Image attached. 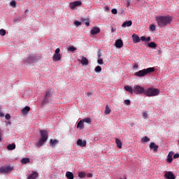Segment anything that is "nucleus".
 I'll return each instance as SVG.
<instances>
[{
    "instance_id": "obj_1",
    "label": "nucleus",
    "mask_w": 179,
    "mask_h": 179,
    "mask_svg": "<svg viewBox=\"0 0 179 179\" xmlns=\"http://www.w3.org/2000/svg\"><path fill=\"white\" fill-rule=\"evenodd\" d=\"M155 20L159 27H165L173 21V17L170 15H157L155 17Z\"/></svg>"
},
{
    "instance_id": "obj_2",
    "label": "nucleus",
    "mask_w": 179,
    "mask_h": 179,
    "mask_svg": "<svg viewBox=\"0 0 179 179\" xmlns=\"http://www.w3.org/2000/svg\"><path fill=\"white\" fill-rule=\"evenodd\" d=\"M155 72V67H150L148 69H144L142 70L138 71V72L134 73V76L138 77V78H142L145 77L149 73Z\"/></svg>"
},
{
    "instance_id": "obj_3",
    "label": "nucleus",
    "mask_w": 179,
    "mask_h": 179,
    "mask_svg": "<svg viewBox=\"0 0 179 179\" xmlns=\"http://www.w3.org/2000/svg\"><path fill=\"white\" fill-rule=\"evenodd\" d=\"M41 138L39 141L36 143L37 147H41L42 145L46 142L48 138V132L46 130H41L40 131Z\"/></svg>"
},
{
    "instance_id": "obj_4",
    "label": "nucleus",
    "mask_w": 179,
    "mask_h": 179,
    "mask_svg": "<svg viewBox=\"0 0 179 179\" xmlns=\"http://www.w3.org/2000/svg\"><path fill=\"white\" fill-rule=\"evenodd\" d=\"M144 94L148 97L155 96L159 94V90L153 87H148L147 90H145Z\"/></svg>"
},
{
    "instance_id": "obj_5",
    "label": "nucleus",
    "mask_w": 179,
    "mask_h": 179,
    "mask_svg": "<svg viewBox=\"0 0 179 179\" xmlns=\"http://www.w3.org/2000/svg\"><path fill=\"white\" fill-rule=\"evenodd\" d=\"M145 87L139 85H135L134 86V93L136 94H145Z\"/></svg>"
},
{
    "instance_id": "obj_6",
    "label": "nucleus",
    "mask_w": 179,
    "mask_h": 179,
    "mask_svg": "<svg viewBox=\"0 0 179 179\" xmlns=\"http://www.w3.org/2000/svg\"><path fill=\"white\" fill-rule=\"evenodd\" d=\"M52 94H53V91H52V90H48L46 92L45 97V99L43 100L42 104L44 105L46 103H48L49 101V100H50V98L52 97Z\"/></svg>"
},
{
    "instance_id": "obj_7",
    "label": "nucleus",
    "mask_w": 179,
    "mask_h": 179,
    "mask_svg": "<svg viewBox=\"0 0 179 179\" xmlns=\"http://www.w3.org/2000/svg\"><path fill=\"white\" fill-rule=\"evenodd\" d=\"M13 168L10 166H2L0 168V173H8L13 171Z\"/></svg>"
},
{
    "instance_id": "obj_8",
    "label": "nucleus",
    "mask_w": 179,
    "mask_h": 179,
    "mask_svg": "<svg viewBox=\"0 0 179 179\" xmlns=\"http://www.w3.org/2000/svg\"><path fill=\"white\" fill-rule=\"evenodd\" d=\"M82 5V1H76L74 2H71L69 4V7L71 9H75L76 7L80 6Z\"/></svg>"
},
{
    "instance_id": "obj_9",
    "label": "nucleus",
    "mask_w": 179,
    "mask_h": 179,
    "mask_svg": "<svg viewBox=\"0 0 179 179\" xmlns=\"http://www.w3.org/2000/svg\"><path fill=\"white\" fill-rule=\"evenodd\" d=\"M77 145L81 148H85L87 146V141L79 138L77 141Z\"/></svg>"
},
{
    "instance_id": "obj_10",
    "label": "nucleus",
    "mask_w": 179,
    "mask_h": 179,
    "mask_svg": "<svg viewBox=\"0 0 179 179\" xmlns=\"http://www.w3.org/2000/svg\"><path fill=\"white\" fill-rule=\"evenodd\" d=\"M164 177L166 178L167 179H175L176 178L174 174L171 171L166 172L164 175Z\"/></svg>"
},
{
    "instance_id": "obj_11",
    "label": "nucleus",
    "mask_w": 179,
    "mask_h": 179,
    "mask_svg": "<svg viewBox=\"0 0 179 179\" xmlns=\"http://www.w3.org/2000/svg\"><path fill=\"white\" fill-rule=\"evenodd\" d=\"M133 22L131 20L125 21L122 24V27H130L132 25Z\"/></svg>"
},
{
    "instance_id": "obj_12",
    "label": "nucleus",
    "mask_w": 179,
    "mask_h": 179,
    "mask_svg": "<svg viewBox=\"0 0 179 179\" xmlns=\"http://www.w3.org/2000/svg\"><path fill=\"white\" fill-rule=\"evenodd\" d=\"M80 63L83 66H88L89 60L85 57H82V59L80 60Z\"/></svg>"
},
{
    "instance_id": "obj_13",
    "label": "nucleus",
    "mask_w": 179,
    "mask_h": 179,
    "mask_svg": "<svg viewBox=\"0 0 179 179\" xmlns=\"http://www.w3.org/2000/svg\"><path fill=\"white\" fill-rule=\"evenodd\" d=\"M100 29L98 28V27H94L91 30V34L92 35H96L100 32Z\"/></svg>"
},
{
    "instance_id": "obj_14",
    "label": "nucleus",
    "mask_w": 179,
    "mask_h": 179,
    "mask_svg": "<svg viewBox=\"0 0 179 179\" xmlns=\"http://www.w3.org/2000/svg\"><path fill=\"white\" fill-rule=\"evenodd\" d=\"M124 89L125 91L128 92L130 94L134 93V87L132 88V87L130 85H124Z\"/></svg>"
},
{
    "instance_id": "obj_15",
    "label": "nucleus",
    "mask_w": 179,
    "mask_h": 179,
    "mask_svg": "<svg viewBox=\"0 0 179 179\" xmlns=\"http://www.w3.org/2000/svg\"><path fill=\"white\" fill-rule=\"evenodd\" d=\"M123 45H124V43H123V41L121 39H118V40L116 41L115 46L117 48H121L123 47Z\"/></svg>"
},
{
    "instance_id": "obj_16",
    "label": "nucleus",
    "mask_w": 179,
    "mask_h": 179,
    "mask_svg": "<svg viewBox=\"0 0 179 179\" xmlns=\"http://www.w3.org/2000/svg\"><path fill=\"white\" fill-rule=\"evenodd\" d=\"M159 146L156 145L154 142L150 143V148L152 149L154 152H157Z\"/></svg>"
},
{
    "instance_id": "obj_17",
    "label": "nucleus",
    "mask_w": 179,
    "mask_h": 179,
    "mask_svg": "<svg viewBox=\"0 0 179 179\" xmlns=\"http://www.w3.org/2000/svg\"><path fill=\"white\" fill-rule=\"evenodd\" d=\"M38 176V173L36 171L33 172L31 174H29L27 179H36Z\"/></svg>"
},
{
    "instance_id": "obj_18",
    "label": "nucleus",
    "mask_w": 179,
    "mask_h": 179,
    "mask_svg": "<svg viewBox=\"0 0 179 179\" xmlns=\"http://www.w3.org/2000/svg\"><path fill=\"white\" fill-rule=\"evenodd\" d=\"M132 39H133L134 43H137L141 42V38L136 34L132 35Z\"/></svg>"
},
{
    "instance_id": "obj_19",
    "label": "nucleus",
    "mask_w": 179,
    "mask_h": 179,
    "mask_svg": "<svg viewBox=\"0 0 179 179\" xmlns=\"http://www.w3.org/2000/svg\"><path fill=\"white\" fill-rule=\"evenodd\" d=\"M61 59H62V56L60 54L54 55L53 61H55V62H57V61H60Z\"/></svg>"
},
{
    "instance_id": "obj_20",
    "label": "nucleus",
    "mask_w": 179,
    "mask_h": 179,
    "mask_svg": "<svg viewBox=\"0 0 179 179\" xmlns=\"http://www.w3.org/2000/svg\"><path fill=\"white\" fill-rule=\"evenodd\" d=\"M65 176L67 178V179H74L73 173L70 171H67Z\"/></svg>"
},
{
    "instance_id": "obj_21",
    "label": "nucleus",
    "mask_w": 179,
    "mask_h": 179,
    "mask_svg": "<svg viewBox=\"0 0 179 179\" xmlns=\"http://www.w3.org/2000/svg\"><path fill=\"white\" fill-rule=\"evenodd\" d=\"M77 129H79L80 130L84 129V122H83V120L78 122L77 124Z\"/></svg>"
},
{
    "instance_id": "obj_22",
    "label": "nucleus",
    "mask_w": 179,
    "mask_h": 179,
    "mask_svg": "<svg viewBox=\"0 0 179 179\" xmlns=\"http://www.w3.org/2000/svg\"><path fill=\"white\" fill-rule=\"evenodd\" d=\"M16 148V145L15 143H11L7 145L8 150H13Z\"/></svg>"
},
{
    "instance_id": "obj_23",
    "label": "nucleus",
    "mask_w": 179,
    "mask_h": 179,
    "mask_svg": "<svg viewBox=\"0 0 179 179\" xmlns=\"http://www.w3.org/2000/svg\"><path fill=\"white\" fill-rule=\"evenodd\" d=\"M58 143V141L57 139H50V146L55 148V145Z\"/></svg>"
},
{
    "instance_id": "obj_24",
    "label": "nucleus",
    "mask_w": 179,
    "mask_h": 179,
    "mask_svg": "<svg viewBox=\"0 0 179 179\" xmlns=\"http://www.w3.org/2000/svg\"><path fill=\"white\" fill-rule=\"evenodd\" d=\"M115 143L117 144V146L119 149H122V143L121 141L119 138H116Z\"/></svg>"
},
{
    "instance_id": "obj_25",
    "label": "nucleus",
    "mask_w": 179,
    "mask_h": 179,
    "mask_svg": "<svg viewBox=\"0 0 179 179\" xmlns=\"http://www.w3.org/2000/svg\"><path fill=\"white\" fill-rule=\"evenodd\" d=\"M149 141H150V138L148 136H144L141 138L143 143H148Z\"/></svg>"
},
{
    "instance_id": "obj_26",
    "label": "nucleus",
    "mask_w": 179,
    "mask_h": 179,
    "mask_svg": "<svg viewBox=\"0 0 179 179\" xmlns=\"http://www.w3.org/2000/svg\"><path fill=\"white\" fill-rule=\"evenodd\" d=\"M29 111H30V107L29 106H26L22 110V113L23 114H27V113H29Z\"/></svg>"
},
{
    "instance_id": "obj_27",
    "label": "nucleus",
    "mask_w": 179,
    "mask_h": 179,
    "mask_svg": "<svg viewBox=\"0 0 179 179\" xmlns=\"http://www.w3.org/2000/svg\"><path fill=\"white\" fill-rule=\"evenodd\" d=\"M21 163H22V164H24L30 163V159H29V158H23V159L21 160Z\"/></svg>"
},
{
    "instance_id": "obj_28",
    "label": "nucleus",
    "mask_w": 179,
    "mask_h": 179,
    "mask_svg": "<svg viewBox=\"0 0 179 179\" xmlns=\"http://www.w3.org/2000/svg\"><path fill=\"white\" fill-rule=\"evenodd\" d=\"M83 122H86L87 124H91L92 119L90 117H86L82 120Z\"/></svg>"
},
{
    "instance_id": "obj_29",
    "label": "nucleus",
    "mask_w": 179,
    "mask_h": 179,
    "mask_svg": "<svg viewBox=\"0 0 179 179\" xmlns=\"http://www.w3.org/2000/svg\"><path fill=\"white\" fill-rule=\"evenodd\" d=\"M148 45L150 48H155L157 47V44L154 42H151V43H148Z\"/></svg>"
},
{
    "instance_id": "obj_30",
    "label": "nucleus",
    "mask_w": 179,
    "mask_h": 179,
    "mask_svg": "<svg viewBox=\"0 0 179 179\" xmlns=\"http://www.w3.org/2000/svg\"><path fill=\"white\" fill-rule=\"evenodd\" d=\"M67 50L73 52L74 51L77 50V48L73 46H70L67 48Z\"/></svg>"
},
{
    "instance_id": "obj_31",
    "label": "nucleus",
    "mask_w": 179,
    "mask_h": 179,
    "mask_svg": "<svg viewBox=\"0 0 179 179\" xmlns=\"http://www.w3.org/2000/svg\"><path fill=\"white\" fill-rule=\"evenodd\" d=\"M6 34V29H0V36H5Z\"/></svg>"
},
{
    "instance_id": "obj_32",
    "label": "nucleus",
    "mask_w": 179,
    "mask_h": 179,
    "mask_svg": "<svg viewBox=\"0 0 179 179\" xmlns=\"http://www.w3.org/2000/svg\"><path fill=\"white\" fill-rule=\"evenodd\" d=\"M110 112H111V110H110V108L108 107V106H106V110H105V114L108 115V114L110 113Z\"/></svg>"
},
{
    "instance_id": "obj_33",
    "label": "nucleus",
    "mask_w": 179,
    "mask_h": 179,
    "mask_svg": "<svg viewBox=\"0 0 179 179\" xmlns=\"http://www.w3.org/2000/svg\"><path fill=\"white\" fill-rule=\"evenodd\" d=\"M150 29L151 31H155L156 27H155V24H151L150 25Z\"/></svg>"
},
{
    "instance_id": "obj_34",
    "label": "nucleus",
    "mask_w": 179,
    "mask_h": 179,
    "mask_svg": "<svg viewBox=\"0 0 179 179\" xmlns=\"http://www.w3.org/2000/svg\"><path fill=\"white\" fill-rule=\"evenodd\" d=\"M94 71L96 73H100L101 71V67L100 66H96Z\"/></svg>"
},
{
    "instance_id": "obj_35",
    "label": "nucleus",
    "mask_w": 179,
    "mask_h": 179,
    "mask_svg": "<svg viewBox=\"0 0 179 179\" xmlns=\"http://www.w3.org/2000/svg\"><path fill=\"white\" fill-rule=\"evenodd\" d=\"M85 176H86V173H84V172H80V173H79V174H78V177H79L80 178H84V177H85Z\"/></svg>"
},
{
    "instance_id": "obj_36",
    "label": "nucleus",
    "mask_w": 179,
    "mask_h": 179,
    "mask_svg": "<svg viewBox=\"0 0 179 179\" xmlns=\"http://www.w3.org/2000/svg\"><path fill=\"white\" fill-rule=\"evenodd\" d=\"M74 25L77 27H78L79 26L82 25V22L80 21H75L74 22Z\"/></svg>"
},
{
    "instance_id": "obj_37",
    "label": "nucleus",
    "mask_w": 179,
    "mask_h": 179,
    "mask_svg": "<svg viewBox=\"0 0 179 179\" xmlns=\"http://www.w3.org/2000/svg\"><path fill=\"white\" fill-rule=\"evenodd\" d=\"M10 6L12 7L15 8L16 7V2L15 1H12L10 2Z\"/></svg>"
},
{
    "instance_id": "obj_38",
    "label": "nucleus",
    "mask_w": 179,
    "mask_h": 179,
    "mask_svg": "<svg viewBox=\"0 0 179 179\" xmlns=\"http://www.w3.org/2000/svg\"><path fill=\"white\" fill-rule=\"evenodd\" d=\"M112 13L113 15H117V10L116 8L112 9Z\"/></svg>"
},
{
    "instance_id": "obj_39",
    "label": "nucleus",
    "mask_w": 179,
    "mask_h": 179,
    "mask_svg": "<svg viewBox=\"0 0 179 179\" xmlns=\"http://www.w3.org/2000/svg\"><path fill=\"white\" fill-rule=\"evenodd\" d=\"M98 64L99 65H103V59H99L98 61H97Z\"/></svg>"
},
{
    "instance_id": "obj_40",
    "label": "nucleus",
    "mask_w": 179,
    "mask_h": 179,
    "mask_svg": "<svg viewBox=\"0 0 179 179\" xmlns=\"http://www.w3.org/2000/svg\"><path fill=\"white\" fill-rule=\"evenodd\" d=\"M143 117L144 119L148 118V113H147V112L143 113Z\"/></svg>"
},
{
    "instance_id": "obj_41",
    "label": "nucleus",
    "mask_w": 179,
    "mask_h": 179,
    "mask_svg": "<svg viewBox=\"0 0 179 179\" xmlns=\"http://www.w3.org/2000/svg\"><path fill=\"white\" fill-rule=\"evenodd\" d=\"M124 104L129 106L131 103V101L129 100H124Z\"/></svg>"
},
{
    "instance_id": "obj_42",
    "label": "nucleus",
    "mask_w": 179,
    "mask_h": 179,
    "mask_svg": "<svg viewBox=\"0 0 179 179\" xmlns=\"http://www.w3.org/2000/svg\"><path fill=\"white\" fill-rule=\"evenodd\" d=\"M5 118H6V120H10V119L11 118V116H10V114L7 113V114H6V115H5Z\"/></svg>"
},
{
    "instance_id": "obj_43",
    "label": "nucleus",
    "mask_w": 179,
    "mask_h": 179,
    "mask_svg": "<svg viewBox=\"0 0 179 179\" xmlns=\"http://www.w3.org/2000/svg\"><path fill=\"white\" fill-rule=\"evenodd\" d=\"M173 155H174V152H173V151H170L168 157H172Z\"/></svg>"
},
{
    "instance_id": "obj_44",
    "label": "nucleus",
    "mask_w": 179,
    "mask_h": 179,
    "mask_svg": "<svg viewBox=\"0 0 179 179\" xmlns=\"http://www.w3.org/2000/svg\"><path fill=\"white\" fill-rule=\"evenodd\" d=\"M173 161V158L171 157H168V159H167V162H169V163H171V162Z\"/></svg>"
},
{
    "instance_id": "obj_45",
    "label": "nucleus",
    "mask_w": 179,
    "mask_h": 179,
    "mask_svg": "<svg viewBox=\"0 0 179 179\" xmlns=\"http://www.w3.org/2000/svg\"><path fill=\"white\" fill-rule=\"evenodd\" d=\"M140 41H146V37L145 36L141 37Z\"/></svg>"
},
{
    "instance_id": "obj_46",
    "label": "nucleus",
    "mask_w": 179,
    "mask_h": 179,
    "mask_svg": "<svg viewBox=\"0 0 179 179\" xmlns=\"http://www.w3.org/2000/svg\"><path fill=\"white\" fill-rule=\"evenodd\" d=\"M59 52H60V49H59V48H57V49L55 50V55L59 54Z\"/></svg>"
},
{
    "instance_id": "obj_47",
    "label": "nucleus",
    "mask_w": 179,
    "mask_h": 179,
    "mask_svg": "<svg viewBox=\"0 0 179 179\" xmlns=\"http://www.w3.org/2000/svg\"><path fill=\"white\" fill-rule=\"evenodd\" d=\"M173 158H174V159H178V158H179V154H175V155H173Z\"/></svg>"
},
{
    "instance_id": "obj_48",
    "label": "nucleus",
    "mask_w": 179,
    "mask_h": 179,
    "mask_svg": "<svg viewBox=\"0 0 179 179\" xmlns=\"http://www.w3.org/2000/svg\"><path fill=\"white\" fill-rule=\"evenodd\" d=\"M85 25H86L87 27H89V26L90 25V22L89 21H86V22H85Z\"/></svg>"
},
{
    "instance_id": "obj_49",
    "label": "nucleus",
    "mask_w": 179,
    "mask_h": 179,
    "mask_svg": "<svg viewBox=\"0 0 179 179\" xmlns=\"http://www.w3.org/2000/svg\"><path fill=\"white\" fill-rule=\"evenodd\" d=\"M145 41L147 42L150 41V37L145 38Z\"/></svg>"
},
{
    "instance_id": "obj_50",
    "label": "nucleus",
    "mask_w": 179,
    "mask_h": 179,
    "mask_svg": "<svg viewBox=\"0 0 179 179\" xmlns=\"http://www.w3.org/2000/svg\"><path fill=\"white\" fill-rule=\"evenodd\" d=\"M112 33H114L116 31V28H112L111 29Z\"/></svg>"
},
{
    "instance_id": "obj_51",
    "label": "nucleus",
    "mask_w": 179,
    "mask_h": 179,
    "mask_svg": "<svg viewBox=\"0 0 179 179\" xmlns=\"http://www.w3.org/2000/svg\"><path fill=\"white\" fill-rule=\"evenodd\" d=\"M105 9H106V11H109V10H110V8H109L108 6H106V7H105Z\"/></svg>"
},
{
    "instance_id": "obj_52",
    "label": "nucleus",
    "mask_w": 179,
    "mask_h": 179,
    "mask_svg": "<svg viewBox=\"0 0 179 179\" xmlns=\"http://www.w3.org/2000/svg\"><path fill=\"white\" fill-rule=\"evenodd\" d=\"M87 177H89V178H92V177H93V174H92V173H89V174L87 175Z\"/></svg>"
},
{
    "instance_id": "obj_53",
    "label": "nucleus",
    "mask_w": 179,
    "mask_h": 179,
    "mask_svg": "<svg viewBox=\"0 0 179 179\" xmlns=\"http://www.w3.org/2000/svg\"><path fill=\"white\" fill-rule=\"evenodd\" d=\"M101 53H99V54H98V57H99V58H100V57H101Z\"/></svg>"
},
{
    "instance_id": "obj_54",
    "label": "nucleus",
    "mask_w": 179,
    "mask_h": 179,
    "mask_svg": "<svg viewBox=\"0 0 179 179\" xmlns=\"http://www.w3.org/2000/svg\"><path fill=\"white\" fill-rule=\"evenodd\" d=\"M129 5H130V3H127V6H129Z\"/></svg>"
},
{
    "instance_id": "obj_55",
    "label": "nucleus",
    "mask_w": 179,
    "mask_h": 179,
    "mask_svg": "<svg viewBox=\"0 0 179 179\" xmlns=\"http://www.w3.org/2000/svg\"><path fill=\"white\" fill-rule=\"evenodd\" d=\"M27 11H28V10H25V13H27Z\"/></svg>"
},
{
    "instance_id": "obj_56",
    "label": "nucleus",
    "mask_w": 179,
    "mask_h": 179,
    "mask_svg": "<svg viewBox=\"0 0 179 179\" xmlns=\"http://www.w3.org/2000/svg\"><path fill=\"white\" fill-rule=\"evenodd\" d=\"M88 95H90V93L88 92Z\"/></svg>"
},
{
    "instance_id": "obj_57",
    "label": "nucleus",
    "mask_w": 179,
    "mask_h": 179,
    "mask_svg": "<svg viewBox=\"0 0 179 179\" xmlns=\"http://www.w3.org/2000/svg\"><path fill=\"white\" fill-rule=\"evenodd\" d=\"M120 179H127V178H120Z\"/></svg>"
},
{
    "instance_id": "obj_58",
    "label": "nucleus",
    "mask_w": 179,
    "mask_h": 179,
    "mask_svg": "<svg viewBox=\"0 0 179 179\" xmlns=\"http://www.w3.org/2000/svg\"><path fill=\"white\" fill-rule=\"evenodd\" d=\"M178 143H179V141H178Z\"/></svg>"
}]
</instances>
